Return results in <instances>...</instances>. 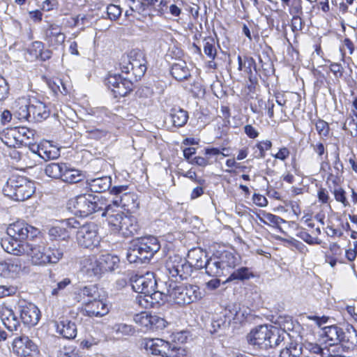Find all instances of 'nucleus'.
Masks as SVG:
<instances>
[{
	"mask_svg": "<svg viewBox=\"0 0 357 357\" xmlns=\"http://www.w3.org/2000/svg\"><path fill=\"white\" fill-rule=\"evenodd\" d=\"M188 264L190 267H195L196 269H201L204 268V266L206 261V255L204 251L200 248L192 249L188 252Z\"/></svg>",
	"mask_w": 357,
	"mask_h": 357,
	"instance_id": "obj_28",
	"label": "nucleus"
},
{
	"mask_svg": "<svg viewBox=\"0 0 357 357\" xmlns=\"http://www.w3.org/2000/svg\"><path fill=\"white\" fill-rule=\"evenodd\" d=\"M268 327L267 325H260L251 330L246 337L248 343L255 348L267 349Z\"/></svg>",
	"mask_w": 357,
	"mask_h": 357,
	"instance_id": "obj_15",
	"label": "nucleus"
},
{
	"mask_svg": "<svg viewBox=\"0 0 357 357\" xmlns=\"http://www.w3.org/2000/svg\"><path fill=\"white\" fill-rule=\"evenodd\" d=\"M256 146L259 149V153L255 157L263 158L265 157V151L271 149L272 142L270 140L261 141L257 143Z\"/></svg>",
	"mask_w": 357,
	"mask_h": 357,
	"instance_id": "obj_61",
	"label": "nucleus"
},
{
	"mask_svg": "<svg viewBox=\"0 0 357 357\" xmlns=\"http://www.w3.org/2000/svg\"><path fill=\"white\" fill-rule=\"evenodd\" d=\"M268 333L266 340L267 343H269V345H267V349L278 347L284 342L285 335L284 331L280 332L278 328L273 326H269Z\"/></svg>",
	"mask_w": 357,
	"mask_h": 357,
	"instance_id": "obj_31",
	"label": "nucleus"
},
{
	"mask_svg": "<svg viewBox=\"0 0 357 357\" xmlns=\"http://www.w3.org/2000/svg\"><path fill=\"white\" fill-rule=\"evenodd\" d=\"M251 276H252V272L247 267H241L235 271H234L229 278L227 279V281H232V280H244L249 279Z\"/></svg>",
	"mask_w": 357,
	"mask_h": 357,
	"instance_id": "obj_47",
	"label": "nucleus"
},
{
	"mask_svg": "<svg viewBox=\"0 0 357 357\" xmlns=\"http://www.w3.org/2000/svg\"><path fill=\"white\" fill-rule=\"evenodd\" d=\"M150 324L149 330L152 331L161 330L166 326V321L155 314H150Z\"/></svg>",
	"mask_w": 357,
	"mask_h": 357,
	"instance_id": "obj_51",
	"label": "nucleus"
},
{
	"mask_svg": "<svg viewBox=\"0 0 357 357\" xmlns=\"http://www.w3.org/2000/svg\"><path fill=\"white\" fill-rule=\"evenodd\" d=\"M66 39V35L61 28L56 24H50L45 33V40L50 46L58 47L62 45Z\"/></svg>",
	"mask_w": 357,
	"mask_h": 357,
	"instance_id": "obj_21",
	"label": "nucleus"
},
{
	"mask_svg": "<svg viewBox=\"0 0 357 357\" xmlns=\"http://www.w3.org/2000/svg\"><path fill=\"white\" fill-rule=\"evenodd\" d=\"M288 6L289 13L290 15H303V6L301 0H292Z\"/></svg>",
	"mask_w": 357,
	"mask_h": 357,
	"instance_id": "obj_60",
	"label": "nucleus"
},
{
	"mask_svg": "<svg viewBox=\"0 0 357 357\" xmlns=\"http://www.w3.org/2000/svg\"><path fill=\"white\" fill-rule=\"evenodd\" d=\"M121 8L116 5L110 4L107 7V15L109 20H116L121 15Z\"/></svg>",
	"mask_w": 357,
	"mask_h": 357,
	"instance_id": "obj_59",
	"label": "nucleus"
},
{
	"mask_svg": "<svg viewBox=\"0 0 357 357\" xmlns=\"http://www.w3.org/2000/svg\"><path fill=\"white\" fill-rule=\"evenodd\" d=\"M86 184L92 192H102L110 188L112 178L109 176L87 178Z\"/></svg>",
	"mask_w": 357,
	"mask_h": 357,
	"instance_id": "obj_29",
	"label": "nucleus"
},
{
	"mask_svg": "<svg viewBox=\"0 0 357 357\" xmlns=\"http://www.w3.org/2000/svg\"><path fill=\"white\" fill-rule=\"evenodd\" d=\"M162 301V294L155 291V289L148 295L137 296L136 302L139 305L144 308L153 307L158 305Z\"/></svg>",
	"mask_w": 357,
	"mask_h": 357,
	"instance_id": "obj_27",
	"label": "nucleus"
},
{
	"mask_svg": "<svg viewBox=\"0 0 357 357\" xmlns=\"http://www.w3.org/2000/svg\"><path fill=\"white\" fill-rule=\"evenodd\" d=\"M165 268L169 276L175 280L187 279L192 271L187 260L176 254L169 256L165 262Z\"/></svg>",
	"mask_w": 357,
	"mask_h": 357,
	"instance_id": "obj_7",
	"label": "nucleus"
},
{
	"mask_svg": "<svg viewBox=\"0 0 357 357\" xmlns=\"http://www.w3.org/2000/svg\"><path fill=\"white\" fill-rule=\"evenodd\" d=\"M100 259L94 255L84 257L80 261V271L89 278H99L102 275Z\"/></svg>",
	"mask_w": 357,
	"mask_h": 357,
	"instance_id": "obj_17",
	"label": "nucleus"
},
{
	"mask_svg": "<svg viewBox=\"0 0 357 357\" xmlns=\"http://www.w3.org/2000/svg\"><path fill=\"white\" fill-rule=\"evenodd\" d=\"M100 196L92 194H82L70 199L68 208L75 215L86 217L93 213L101 211Z\"/></svg>",
	"mask_w": 357,
	"mask_h": 357,
	"instance_id": "obj_4",
	"label": "nucleus"
},
{
	"mask_svg": "<svg viewBox=\"0 0 357 357\" xmlns=\"http://www.w3.org/2000/svg\"><path fill=\"white\" fill-rule=\"evenodd\" d=\"M333 194L334 195L335 199L337 202L341 203L344 207H349L350 203L347 199L346 196V192L345 190L342 188H335Z\"/></svg>",
	"mask_w": 357,
	"mask_h": 357,
	"instance_id": "obj_55",
	"label": "nucleus"
},
{
	"mask_svg": "<svg viewBox=\"0 0 357 357\" xmlns=\"http://www.w3.org/2000/svg\"><path fill=\"white\" fill-rule=\"evenodd\" d=\"M99 259L101 265L102 273L105 271H114L119 266V259L116 256L106 254L99 257Z\"/></svg>",
	"mask_w": 357,
	"mask_h": 357,
	"instance_id": "obj_34",
	"label": "nucleus"
},
{
	"mask_svg": "<svg viewBox=\"0 0 357 357\" xmlns=\"http://www.w3.org/2000/svg\"><path fill=\"white\" fill-rule=\"evenodd\" d=\"M124 213L123 211H118L116 214H112L107 218L108 225L111 230L114 232H120L121 225L123 220Z\"/></svg>",
	"mask_w": 357,
	"mask_h": 357,
	"instance_id": "obj_45",
	"label": "nucleus"
},
{
	"mask_svg": "<svg viewBox=\"0 0 357 357\" xmlns=\"http://www.w3.org/2000/svg\"><path fill=\"white\" fill-rule=\"evenodd\" d=\"M143 345L148 352L162 357H180L184 351L175 344H170L159 338L144 340Z\"/></svg>",
	"mask_w": 357,
	"mask_h": 357,
	"instance_id": "obj_6",
	"label": "nucleus"
},
{
	"mask_svg": "<svg viewBox=\"0 0 357 357\" xmlns=\"http://www.w3.org/2000/svg\"><path fill=\"white\" fill-rule=\"evenodd\" d=\"M0 138L9 147H15L20 141L17 135V128L4 130L0 134Z\"/></svg>",
	"mask_w": 357,
	"mask_h": 357,
	"instance_id": "obj_40",
	"label": "nucleus"
},
{
	"mask_svg": "<svg viewBox=\"0 0 357 357\" xmlns=\"http://www.w3.org/2000/svg\"><path fill=\"white\" fill-rule=\"evenodd\" d=\"M132 289L139 294L138 296H145L151 294L156 287L157 282L153 273L147 272L143 275H135L130 279Z\"/></svg>",
	"mask_w": 357,
	"mask_h": 357,
	"instance_id": "obj_12",
	"label": "nucleus"
},
{
	"mask_svg": "<svg viewBox=\"0 0 357 357\" xmlns=\"http://www.w3.org/2000/svg\"><path fill=\"white\" fill-rule=\"evenodd\" d=\"M301 348L294 342H289L280 351V357H299Z\"/></svg>",
	"mask_w": 357,
	"mask_h": 357,
	"instance_id": "obj_46",
	"label": "nucleus"
},
{
	"mask_svg": "<svg viewBox=\"0 0 357 357\" xmlns=\"http://www.w3.org/2000/svg\"><path fill=\"white\" fill-rule=\"evenodd\" d=\"M321 336L330 346L337 345L342 342L344 338V331L337 325L325 326L322 328Z\"/></svg>",
	"mask_w": 357,
	"mask_h": 357,
	"instance_id": "obj_23",
	"label": "nucleus"
},
{
	"mask_svg": "<svg viewBox=\"0 0 357 357\" xmlns=\"http://www.w3.org/2000/svg\"><path fill=\"white\" fill-rule=\"evenodd\" d=\"M5 195L15 201H24L34 193L33 183L25 177L17 175L11 176L3 188Z\"/></svg>",
	"mask_w": 357,
	"mask_h": 357,
	"instance_id": "obj_3",
	"label": "nucleus"
},
{
	"mask_svg": "<svg viewBox=\"0 0 357 357\" xmlns=\"http://www.w3.org/2000/svg\"><path fill=\"white\" fill-rule=\"evenodd\" d=\"M301 15H292L291 27L293 32L301 31L303 27L304 23Z\"/></svg>",
	"mask_w": 357,
	"mask_h": 357,
	"instance_id": "obj_63",
	"label": "nucleus"
},
{
	"mask_svg": "<svg viewBox=\"0 0 357 357\" xmlns=\"http://www.w3.org/2000/svg\"><path fill=\"white\" fill-rule=\"evenodd\" d=\"M134 321L136 324L144 327L146 330H149L150 324V313L146 312H142L140 314H137L134 317Z\"/></svg>",
	"mask_w": 357,
	"mask_h": 357,
	"instance_id": "obj_56",
	"label": "nucleus"
},
{
	"mask_svg": "<svg viewBox=\"0 0 357 357\" xmlns=\"http://www.w3.org/2000/svg\"><path fill=\"white\" fill-rule=\"evenodd\" d=\"M313 151L318 155L320 160L328 158V151L322 142H318L310 144Z\"/></svg>",
	"mask_w": 357,
	"mask_h": 357,
	"instance_id": "obj_54",
	"label": "nucleus"
},
{
	"mask_svg": "<svg viewBox=\"0 0 357 357\" xmlns=\"http://www.w3.org/2000/svg\"><path fill=\"white\" fill-rule=\"evenodd\" d=\"M13 350L18 356L33 357L37 354L38 347L28 337L20 336L13 340Z\"/></svg>",
	"mask_w": 357,
	"mask_h": 357,
	"instance_id": "obj_16",
	"label": "nucleus"
},
{
	"mask_svg": "<svg viewBox=\"0 0 357 357\" xmlns=\"http://www.w3.org/2000/svg\"><path fill=\"white\" fill-rule=\"evenodd\" d=\"M167 296L169 301L178 305H185L198 299L200 292L196 285L171 283L167 289Z\"/></svg>",
	"mask_w": 357,
	"mask_h": 357,
	"instance_id": "obj_5",
	"label": "nucleus"
},
{
	"mask_svg": "<svg viewBox=\"0 0 357 357\" xmlns=\"http://www.w3.org/2000/svg\"><path fill=\"white\" fill-rule=\"evenodd\" d=\"M79 225V222L74 218L66 219L51 227L48 234L52 239L66 240L70 237L72 229L78 228Z\"/></svg>",
	"mask_w": 357,
	"mask_h": 357,
	"instance_id": "obj_14",
	"label": "nucleus"
},
{
	"mask_svg": "<svg viewBox=\"0 0 357 357\" xmlns=\"http://www.w3.org/2000/svg\"><path fill=\"white\" fill-rule=\"evenodd\" d=\"M56 333L63 338L71 340L77 336V329L75 322L66 317H61L55 321Z\"/></svg>",
	"mask_w": 357,
	"mask_h": 357,
	"instance_id": "obj_20",
	"label": "nucleus"
},
{
	"mask_svg": "<svg viewBox=\"0 0 357 357\" xmlns=\"http://www.w3.org/2000/svg\"><path fill=\"white\" fill-rule=\"evenodd\" d=\"M105 84L116 98L126 96L132 90L133 86L130 78L122 77L116 73H109Z\"/></svg>",
	"mask_w": 357,
	"mask_h": 357,
	"instance_id": "obj_11",
	"label": "nucleus"
},
{
	"mask_svg": "<svg viewBox=\"0 0 357 357\" xmlns=\"http://www.w3.org/2000/svg\"><path fill=\"white\" fill-rule=\"evenodd\" d=\"M0 318L5 327L10 331H16L20 326V321L13 310L7 306L0 308Z\"/></svg>",
	"mask_w": 357,
	"mask_h": 357,
	"instance_id": "obj_24",
	"label": "nucleus"
},
{
	"mask_svg": "<svg viewBox=\"0 0 357 357\" xmlns=\"http://www.w3.org/2000/svg\"><path fill=\"white\" fill-rule=\"evenodd\" d=\"M297 236L300 237L303 241L306 242L307 243L310 245H314V244H320L321 240L319 239L317 237L312 236L310 234H308L307 231L304 230L300 231Z\"/></svg>",
	"mask_w": 357,
	"mask_h": 357,
	"instance_id": "obj_62",
	"label": "nucleus"
},
{
	"mask_svg": "<svg viewBox=\"0 0 357 357\" xmlns=\"http://www.w3.org/2000/svg\"><path fill=\"white\" fill-rule=\"evenodd\" d=\"M204 268L206 269V273L211 277L218 278L225 275L217 257L207 259Z\"/></svg>",
	"mask_w": 357,
	"mask_h": 357,
	"instance_id": "obj_32",
	"label": "nucleus"
},
{
	"mask_svg": "<svg viewBox=\"0 0 357 357\" xmlns=\"http://www.w3.org/2000/svg\"><path fill=\"white\" fill-rule=\"evenodd\" d=\"M316 130L321 138L326 137L329 135V126L327 122L319 119L315 123Z\"/></svg>",
	"mask_w": 357,
	"mask_h": 357,
	"instance_id": "obj_58",
	"label": "nucleus"
},
{
	"mask_svg": "<svg viewBox=\"0 0 357 357\" xmlns=\"http://www.w3.org/2000/svg\"><path fill=\"white\" fill-rule=\"evenodd\" d=\"M172 123L176 127H182L188 121V114L186 111L181 108H173L170 113Z\"/></svg>",
	"mask_w": 357,
	"mask_h": 357,
	"instance_id": "obj_37",
	"label": "nucleus"
},
{
	"mask_svg": "<svg viewBox=\"0 0 357 357\" xmlns=\"http://www.w3.org/2000/svg\"><path fill=\"white\" fill-rule=\"evenodd\" d=\"M84 176L81 171L70 168L66 164L61 180L66 183H76L83 180Z\"/></svg>",
	"mask_w": 357,
	"mask_h": 357,
	"instance_id": "obj_35",
	"label": "nucleus"
},
{
	"mask_svg": "<svg viewBox=\"0 0 357 357\" xmlns=\"http://www.w3.org/2000/svg\"><path fill=\"white\" fill-rule=\"evenodd\" d=\"M171 74L178 81L187 79L190 76L189 69L183 62L174 63L172 66Z\"/></svg>",
	"mask_w": 357,
	"mask_h": 357,
	"instance_id": "obj_38",
	"label": "nucleus"
},
{
	"mask_svg": "<svg viewBox=\"0 0 357 357\" xmlns=\"http://www.w3.org/2000/svg\"><path fill=\"white\" fill-rule=\"evenodd\" d=\"M112 331L117 335H131L135 333V330L130 325L126 324H116L112 326Z\"/></svg>",
	"mask_w": 357,
	"mask_h": 357,
	"instance_id": "obj_49",
	"label": "nucleus"
},
{
	"mask_svg": "<svg viewBox=\"0 0 357 357\" xmlns=\"http://www.w3.org/2000/svg\"><path fill=\"white\" fill-rule=\"evenodd\" d=\"M25 255L29 257L33 266H45L47 264H56L63 257V252L56 247H47L44 242L28 241L24 246Z\"/></svg>",
	"mask_w": 357,
	"mask_h": 357,
	"instance_id": "obj_1",
	"label": "nucleus"
},
{
	"mask_svg": "<svg viewBox=\"0 0 357 357\" xmlns=\"http://www.w3.org/2000/svg\"><path fill=\"white\" fill-rule=\"evenodd\" d=\"M21 271V265L15 262L3 261L0 263V276L15 278Z\"/></svg>",
	"mask_w": 357,
	"mask_h": 357,
	"instance_id": "obj_33",
	"label": "nucleus"
},
{
	"mask_svg": "<svg viewBox=\"0 0 357 357\" xmlns=\"http://www.w3.org/2000/svg\"><path fill=\"white\" fill-rule=\"evenodd\" d=\"M44 45L40 41H34L31 43L30 47L27 49V52L31 56V59H38Z\"/></svg>",
	"mask_w": 357,
	"mask_h": 357,
	"instance_id": "obj_53",
	"label": "nucleus"
},
{
	"mask_svg": "<svg viewBox=\"0 0 357 357\" xmlns=\"http://www.w3.org/2000/svg\"><path fill=\"white\" fill-rule=\"evenodd\" d=\"M204 52L209 59H215L217 52L213 38H207L204 40Z\"/></svg>",
	"mask_w": 357,
	"mask_h": 357,
	"instance_id": "obj_48",
	"label": "nucleus"
},
{
	"mask_svg": "<svg viewBox=\"0 0 357 357\" xmlns=\"http://www.w3.org/2000/svg\"><path fill=\"white\" fill-rule=\"evenodd\" d=\"M122 60L121 69L123 73L129 74L132 71L136 78H140L144 75L146 67L141 53L131 52L129 55L123 56Z\"/></svg>",
	"mask_w": 357,
	"mask_h": 357,
	"instance_id": "obj_9",
	"label": "nucleus"
},
{
	"mask_svg": "<svg viewBox=\"0 0 357 357\" xmlns=\"http://www.w3.org/2000/svg\"><path fill=\"white\" fill-rule=\"evenodd\" d=\"M15 115L20 120L42 121L50 115V110L42 101L24 97L18 98L14 103Z\"/></svg>",
	"mask_w": 357,
	"mask_h": 357,
	"instance_id": "obj_2",
	"label": "nucleus"
},
{
	"mask_svg": "<svg viewBox=\"0 0 357 357\" xmlns=\"http://www.w3.org/2000/svg\"><path fill=\"white\" fill-rule=\"evenodd\" d=\"M304 347L309 352L319 355L321 357H326L328 355L325 349L316 342H306Z\"/></svg>",
	"mask_w": 357,
	"mask_h": 357,
	"instance_id": "obj_52",
	"label": "nucleus"
},
{
	"mask_svg": "<svg viewBox=\"0 0 357 357\" xmlns=\"http://www.w3.org/2000/svg\"><path fill=\"white\" fill-rule=\"evenodd\" d=\"M70 284V280L69 278L63 279L61 281L57 282L56 287L52 289V294L53 296H58Z\"/></svg>",
	"mask_w": 357,
	"mask_h": 357,
	"instance_id": "obj_64",
	"label": "nucleus"
},
{
	"mask_svg": "<svg viewBox=\"0 0 357 357\" xmlns=\"http://www.w3.org/2000/svg\"><path fill=\"white\" fill-rule=\"evenodd\" d=\"M20 319L24 324L33 326L38 324L40 319V310L33 304L29 303L20 307Z\"/></svg>",
	"mask_w": 357,
	"mask_h": 357,
	"instance_id": "obj_19",
	"label": "nucleus"
},
{
	"mask_svg": "<svg viewBox=\"0 0 357 357\" xmlns=\"http://www.w3.org/2000/svg\"><path fill=\"white\" fill-rule=\"evenodd\" d=\"M25 243H20L17 238L12 237H7L2 238L1 241V245L2 248L8 253L14 255H21L25 254V250H23Z\"/></svg>",
	"mask_w": 357,
	"mask_h": 357,
	"instance_id": "obj_26",
	"label": "nucleus"
},
{
	"mask_svg": "<svg viewBox=\"0 0 357 357\" xmlns=\"http://www.w3.org/2000/svg\"><path fill=\"white\" fill-rule=\"evenodd\" d=\"M128 188L127 185H119L113 187L110 194L116 196V204H120L121 208L126 211H135L139 208L137 196L135 193L124 192Z\"/></svg>",
	"mask_w": 357,
	"mask_h": 357,
	"instance_id": "obj_10",
	"label": "nucleus"
},
{
	"mask_svg": "<svg viewBox=\"0 0 357 357\" xmlns=\"http://www.w3.org/2000/svg\"><path fill=\"white\" fill-rule=\"evenodd\" d=\"M275 101L280 106L288 107L293 101L298 102L299 96L296 93H279L275 95Z\"/></svg>",
	"mask_w": 357,
	"mask_h": 357,
	"instance_id": "obj_42",
	"label": "nucleus"
},
{
	"mask_svg": "<svg viewBox=\"0 0 357 357\" xmlns=\"http://www.w3.org/2000/svg\"><path fill=\"white\" fill-rule=\"evenodd\" d=\"M115 201L116 197L109 201L104 196L100 195V202L102 204L101 211L104 210L102 216L108 218L109 215L116 214L118 211H120L118 208L121 207V205L115 204Z\"/></svg>",
	"mask_w": 357,
	"mask_h": 357,
	"instance_id": "obj_36",
	"label": "nucleus"
},
{
	"mask_svg": "<svg viewBox=\"0 0 357 357\" xmlns=\"http://www.w3.org/2000/svg\"><path fill=\"white\" fill-rule=\"evenodd\" d=\"M77 229L78 230L76 238L79 246L89 249L98 246L100 238L98 236L97 226L94 223L89 222L82 225L79 224Z\"/></svg>",
	"mask_w": 357,
	"mask_h": 357,
	"instance_id": "obj_8",
	"label": "nucleus"
},
{
	"mask_svg": "<svg viewBox=\"0 0 357 357\" xmlns=\"http://www.w3.org/2000/svg\"><path fill=\"white\" fill-rule=\"evenodd\" d=\"M80 294L89 298L88 300H93L100 297L98 289L95 285H88L80 289Z\"/></svg>",
	"mask_w": 357,
	"mask_h": 357,
	"instance_id": "obj_50",
	"label": "nucleus"
},
{
	"mask_svg": "<svg viewBox=\"0 0 357 357\" xmlns=\"http://www.w3.org/2000/svg\"><path fill=\"white\" fill-rule=\"evenodd\" d=\"M126 257L130 263H143L145 261L142 257V254H141V251H139V246L136 241L133 242L128 248Z\"/></svg>",
	"mask_w": 357,
	"mask_h": 357,
	"instance_id": "obj_41",
	"label": "nucleus"
},
{
	"mask_svg": "<svg viewBox=\"0 0 357 357\" xmlns=\"http://www.w3.org/2000/svg\"><path fill=\"white\" fill-rule=\"evenodd\" d=\"M258 218L261 222L273 227H279L281 223L284 222V220L279 216L265 212L261 216L258 215Z\"/></svg>",
	"mask_w": 357,
	"mask_h": 357,
	"instance_id": "obj_44",
	"label": "nucleus"
},
{
	"mask_svg": "<svg viewBox=\"0 0 357 357\" xmlns=\"http://www.w3.org/2000/svg\"><path fill=\"white\" fill-rule=\"evenodd\" d=\"M120 227V232L124 236H132L135 234L139 229V226L135 218L132 216H128L125 214L123 217V220Z\"/></svg>",
	"mask_w": 357,
	"mask_h": 357,
	"instance_id": "obj_30",
	"label": "nucleus"
},
{
	"mask_svg": "<svg viewBox=\"0 0 357 357\" xmlns=\"http://www.w3.org/2000/svg\"><path fill=\"white\" fill-rule=\"evenodd\" d=\"M38 230L24 221H17L10 224L7 228V234L12 238L31 241L38 234Z\"/></svg>",
	"mask_w": 357,
	"mask_h": 357,
	"instance_id": "obj_13",
	"label": "nucleus"
},
{
	"mask_svg": "<svg viewBox=\"0 0 357 357\" xmlns=\"http://www.w3.org/2000/svg\"><path fill=\"white\" fill-rule=\"evenodd\" d=\"M217 258L225 275L229 273L230 269L234 268L241 262V257L238 255L227 251L223 252Z\"/></svg>",
	"mask_w": 357,
	"mask_h": 357,
	"instance_id": "obj_25",
	"label": "nucleus"
},
{
	"mask_svg": "<svg viewBox=\"0 0 357 357\" xmlns=\"http://www.w3.org/2000/svg\"><path fill=\"white\" fill-rule=\"evenodd\" d=\"M144 260L151 259L160 248L158 239L153 236L144 237L136 241Z\"/></svg>",
	"mask_w": 357,
	"mask_h": 357,
	"instance_id": "obj_18",
	"label": "nucleus"
},
{
	"mask_svg": "<svg viewBox=\"0 0 357 357\" xmlns=\"http://www.w3.org/2000/svg\"><path fill=\"white\" fill-rule=\"evenodd\" d=\"M84 310L89 317H102L109 312L107 305L98 298L87 300L85 302Z\"/></svg>",
	"mask_w": 357,
	"mask_h": 357,
	"instance_id": "obj_22",
	"label": "nucleus"
},
{
	"mask_svg": "<svg viewBox=\"0 0 357 357\" xmlns=\"http://www.w3.org/2000/svg\"><path fill=\"white\" fill-rule=\"evenodd\" d=\"M65 165V163H50L45 167V172L49 177L61 179Z\"/></svg>",
	"mask_w": 357,
	"mask_h": 357,
	"instance_id": "obj_39",
	"label": "nucleus"
},
{
	"mask_svg": "<svg viewBox=\"0 0 357 357\" xmlns=\"http://www.w3.org/2000/svg\"><path fill=\"white\" fill-rule=\"evenodd\" d=\"M342 342L345 343L348 348L357 347V331L353 326L348 327L346 332H344Z\"/></svg>",
	"mask_w": 357,
	"mask_h": 357,
	"instance_id": "obj_43",
	"label": "nucleus"
},
{
	"mask_svg": "<svg viewBox=\"0 0 357 357\" xmlns=\"http://www.w3.org/2000/svg\"><path fill=\"white\" fill-rule=\"evenodd\" d=\"M37 150H33L34 153H37L38 155L44 160H50L56 158L58 153L57 151H52L51 150L46 149L44 146H36Z\"/></svg>",
	"mask_w": 357,
	"mask_h": 357,
	"instance_id": "obj_57",
	"label": "nucleus"
}]
</instances>
